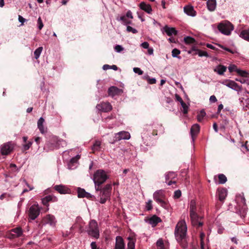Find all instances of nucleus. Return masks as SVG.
I'll return each instance as SVG.
<instances>
[{
  "instance_id": "nucleus-1",
  "label": "nucleus",
  "mask_w": 249,
  "mask_h": 249,
  "mask_svg": "<svg viewBox=\"0 0 249 249\" xmlns=\"http://www.w3.org/2000/svg\"><path fill=\"white\" fill-rule=\"evenodd\" d=\"M190 217L191 222L194 226L201 227L203 223L201 221L203 216L200 215L201 211L199 205H197L196 201L191 200L189 206Z\"/></svg>"
},
{
  "instance_id": "nucleus-2",
  "label": "nucleus",
  "mask_w": 249,
  "mask_h": 249,
  "mask_svg": "<svg viewBox=\"0 0 249 249\" xmlns=\"http://www.w3.org/2000/svg\"><path fill=\"white\" fill-rule=\"evenodd\" d=\"M187 232V226L184 220L179 221L177 224L175 235L177 240L178 242H181V245L184 249L187 247V243L186 240V235Z\"/></svg>"
},
{
  "instance_id": "nucleus-3",
  "label": "nucleus",
  "mask_w": 249,
  "mask_h": 249,
  "mask_svg": "<svg viewBox=\"0 0 249 249\" xmlns=\"http://www.w3.org/2000/svg\"><path fill=\"white\" fill-rule=\"evenodd\" d=\"M87 232L89 235L94 238L98 239L99 238V229L98 223L95 220H91L89 221Z\"/></svg>"
},
{
  "instance_id": "nucleus-4",
  "label": "nucleus",
  "mask_w": 249,
  "mask_h": 249,
  "mask_svg": "<svg viewBox=\"0 0 249 249\" xmlns=\"http://www.w3.org/2000/svg\"><path fill=\"white\" fill-rule=\"evenodd\" d=\"M108 178L105 171L102 169L97 170L93 175V181L95 186H100Z\"/></svg>"
},
{
  "instance_id": "nucleus-5",
  "label": "nucleus",
  "mask_w": 249,
  "mask_h": 249,
  "mask_svg": "<svg viewBox=\"0 0 249 249\" xmlns=\"http://www.w3.org/2000/svg\"><path fill=\"white\" fill-rule=\"evenodd\" d=\"M217 28L218 30L223 34L229 36L231 35V32L234 29L233 25L228 21H224L220 23Z\"/></svg>"
},
{
  "instance_id": "nucleus-6",
  "label": "nucleus",
  "mask_w": 249,
  "mask_h": 249,
  "mask_svg": "<svg viewBox=\"0 0 249 249\" xmlns=\"http://www.w3.org/2000/svg\"><path fill=\"white\" fill-rule=\"evenodd\" d=\"M67 145V142L65 141L60 139H58L57 138H54L53 140V142L46 143L45 146V149H47L48 150H53L54 148H59L61 147H64Z\"/></svg>"
},
{
  "instance_id": "nucleus-7",
  "label": "nucleus",
  "mask_w": 249,
  "mask_h": 249,
  "mask_svg": "<svg viewBox=\"0 0 249 249\" xmlns=\"http://www.w3.org/2000/svg\"><path fill=\"white\" fill-rule=\"evenodd\" d=\"M111 190V185L107 184L101 190L100 195V202L101 203H105L110 197Z\"/></svg>"
},
{
  "instance_id": "nucleus-8",
  "label": "nucleus",
  "mask_w": 249,
  "mask_h": 249,
  "mask_svg": "<svg viewBox=\"0 0 249 249\" xmlns=\"http://www.w3.org/2000/svg\"><path fill=\"white\" fill-rule=\"evenodd\" d=\"M57 220L55 216L53 215L48 214L44 216L42 220L43 225H48L52 228H54L56 226Z\"/></svg>"
},
{
  "instance_id": "nucleus-9",
  "label": "nucleus",
  "mask_w": 249,
  "mask_h": 249,
  "mask_svg": "<svg viewBox=\"0 0 249 249\" xmlns=\"http://www.w3.org/2000/svg\"><path fill=\"white\" fill-rule=\"evenodd\" d=\"M153 198L161 206L164 207L166 205L164 201V195L162 190H158L153 194Z\"/></svg>"
},
{
  "instance_id": "nucleus-10",
  "label": "nucleus",
  "mask_w": 249,
  "mask_h": 249,
  "mask_svg": "<svg viewBox=\"0 0 249 249\" xmlns=\"http://www.w3.org/2000/svg\"><path fill=\"white\" fill-rule=\"evenodd\" d=\"M40 213V208L38 205H33L29 209V217L34 220L39 215Z\"/></svg>"
},
{
  "instance_id": "nucleus-11",
  "label": "nucleus",
  "mask_w": 249,
  "mask_h": 249,
  "mask_svg": "<svg viewBox=\"0 0 249 249\" xmlns=\"http://www.w3.org/2000/svg\"><path fill=\"white\" fill-rule=\"evenodd\" d=\"M229 88L235 90L239 93L242 90V87L239 86L236 82L232 80H225L222 83Z\"/></svg>"
},
{
  "instance_id": "nucleus-12",
  "label": "nucleus",
  "mask_w": 249,
  "mask_h": 249,
  "mask_svg": "<svg viewBox=\"0 0 249 249\" xmlns=\"http://www.w3.org/2000/svg\"><path fill=\"white\" fill-rule=\"evenodd\" d=\"M96 108L102 112H108L112 110V107L111 104L108 102H102L97 105Z\"/></svg>"
},
{
  "instance_id": "nucleus-13",
  "label": "nucleus",
  "mask_w": 249,
  "mask_h": 249,
  "mask_svg": "<svg viewBox=\"0 0 249 249\" xmlns=\"http://www.w3.org/2000/svg\"><path fill=\"white\" fill-rule=\"evenodd\" d=\"M123 93V90L116 87L112 86L108 89V94L109 96L114 97L116 95H120Z\"/></svg>"
},
{
  "instance_id": "nucleus-14",
  "label": "nucleus",
  "mask_w": 249,
  "mask_h": 249,
  "mask_svg": "<svg viewBox=\"0 0 249 249\" xmlns=\"http://www.w3.org/2000/svg\"><path fill=\"white\" fill-rule=\"evenodd\" d=\"M116 141H120L121 140H128L130 138V134L126 131H121L115 134Z\"/></svg>"
},
{
  "instance_id": "nucleus-15",
  "label": "nucleus",
  "mask_w": 249,
  "mask_h": 249,
  "mask_svg": "<svg viewBox=\"0 0 249 249\" xmlns=\"http://www.w3.org/2000/svg\"><path fill=\"white\" fill-rule=\"evenodd\" d=\"M13 146L10 142H7L1 146V152L2 155H7L11 152Z\"/></svg>"
},
{
  "instance_id": "nucleus-16",
  "label": "nucleus",
  "mask_w": 249,
  "mask_h": 249,
  "mask_svg": "<svg viewBox=\"0 0 249 249\" xmlns=\"http://www.w3.org/2000/svg\"><path fill=\"white\" fill-rule=\"evenodd\" d=\"M80 158V156L79 155H77L75 157L72 158L68 164V168L71 170L75 169Z\"/></svg>"
},
{
  "instance_id": "nucleus-17",
  "label": "nucleus",
  "mask_w": 249,
  "mask_h": 249,
  "mask_svg": "<svg viewBox=\"0 0 249 249\" xmlns=\"http://www.w3.org/2000/svg\"><path fill=\"white\" fill-rule=\"evenodd\" d=\"M114 249H125L123 239L121 236H117Z\"/></svg>"
},
{
  "instance_id": "nucleus-18",
  "label": "nucleus",
  "mask_w": 249,
  "mask_h": 249,
  "mask_svg": "<svg viewBox=\"0 0 249 249\" xmlns=\"http://www.w3.org/2000/svg\"><path fill=\"white\" fill-rule=\"evenodd\" d=\"M54 188L56 191L61 194H69L70 192L68 188L62 185H55Z\"/></svg>"
},
{
  "instance_id": "nucleus-19",
  "label": "nucleus",
  "mask_w": 249,
  "mask_h": 249,
  "mask_svg": "<svg viewBox=\"0 0 249 249\" xmlns=\"http://www.w3.org/2000/svg\"><path fill=\"white\" fill-rule=\"evenodd\" d=\"M200 130V126L199 124H196L192 125L191 128V135L192 138V140L194 141V137L196 136Z\"/></svg>"
},
{
  "instance_id": "nucleus-20",
  "label": "nucleus",
  "mask_w": 249,
  "mask_h": 249,
  "mask_svg": "<svg viewBox=\"0 0 249 249\" xmlns=\"http://www.w3.org/2000/svg\"><path fill=\"white\" fill-rule=\"evenodd\" d=\"M57 200V198L53 196H48L42 199V202L44 205L48 206L49 202H56Z\"/></svg>"
},
{
  "instance_id": "nucleus-21",
  "label": "nucleus",
  "mask_w": 249,
  "mask_h": 249,
  "mask_svg": "<svg viewBox=\"0 0 249 249\" xmlns=\"http://www.w3.org/2000/svg\"><path fill=\"white\" fill-rule=\"evenodd\" d=\"M11 232L13 233H12L9 237V238H14L17 237H19L22 233V231L20 228L13 229L11 230Z\"/></svg>"
},
{
  "instance_id": "nucleus-22",
  "label": "nucleus",
  "mask_w": 249,
  "mask_h": 249,
  "mask_svg": "<svg viewBox=\"0 0 249 249\" xmlns=\"http://www.w3.org/2000/svg\"><path fill=\"white\" fill-rule=\"evenodd\" d=\"M184 12L188 16L195 17L196 15V12L192 6L188 5L184 7Z\"/></svg>"
},
{
  "instance_id": "nucleus-23",
  "label": "nucleus",
  "mask_w": 249,
  "mask_h": 249,
  "mask_svg": "<svg viewBox=\"0 0 249 249\" xmlns=\"http://www.w3.org/2000/svg\"><path fill=\"white\" fill-rule=\"evenodd\" d=\"M140 8L147 13L148 14H151L152 12V8L150 4H147L144 2H142L139 5Z\"/></svg>"
},
{
  "instance_id": "nucleus-24",
  "label": "nucleus",
  "mask_w": 249,
  "mask_h": 249,
  "mask_svg": "<svg viewBox=\"0 0 249 249\" xmlns=\"http://www.w3.org/2000/svg\"><path fill=\"white\" fill-rule=\"evenodd\" d=\"M44 121L45 120L42 117H40L37 121V127L42 134L46 132V128L43 125Z\"/></svg>"
},
{
  "instance_id": "nucleus-25",
  "label": "nucleus",
  "mask_w": 249,
  "mask_h": 249,
  "mask_svg": "<svg viewBox=\"0 0 249 249\" xmlns=\"http://www.w3.org/2000/svg\"><path fill=\"white\" fill-rule=\"evenodd\" d=\"M161 221L160 218L156 215H154L149 219V223L152 225L153 227H155L158 223Z\"/></svg>"
},
{
  "instance_id": "nucleus-26",
  "label": "nucleus",
  "mask_w": 249,
  "mask_h": 249,
  "mask_svg": "<svg viewBox=\"0 0 249 249\" xmlns=\"http://www.w3.org/2000/svg\"><path fill=\"white\" fill-rule=\"evenodd\" d=\"M214 71L219 75H223L224 72L227 70V67L223 65H219L217 66L214 69Z\"/></svg>"
},
{
  "instance_id": "nucleus-27",
  "label": "nucleus",
  "mask_w": 249,
  "mask_h": 249,
  "mask_svg": "<svg viewBox=\"0 0 249 249\" xmlns=\"http://www.w3.org/2000/svg\"><path fill=\"white\" fill-rule=\"evenodd\" d=\"M207 7L209 11H213L216 5V0H208L207 2Z\"/></svg>"
},
{
  "instance_id": "nucleus-28",
  "label": "nucleus",
  "mask_w": 249,
  "mask_h": 249,
  "mask_svg": "<svg viewBox=\"0 0 249 249\" xmlns=\"http://www.w3.org/2000/svg\"><path fill=\"white\" fill-rule=\"evenodd\" d=\"M164 31L168 36H170L172 35H176L177 34V31L174 28L167 26L164 27Z\"/></svg>"
},
{
  "instance_id": "nucleus-29",
  "label": "nucleus",
  "mask_w": 249,
  "mask_h": 249,
  "mask_svg": "<svg viewBox=\"0 0 249 249\" xmlns=\"http://www.w3.org/2000/svg\"><path fill=\"white\" fill-rule=\"evenodd\" d=\"M227 190L225 189H221L218 191L219 199L223 201L227 196Z\"/></svg>"
},
{
  "instance_id": "nucleus-30",
  "label": "nucleus",
  "mask_w": 249,
  "mask_h": 249,
  "mask_svg": "<svg viewBox=\"0 0 249 249\" xmlns=\"http://www.w3.org/2000/svg\"><path fill=\"white\" fill-rule=\"evenodd\" d=\"M177 176V174L174 172H169L165 175V178L166 181L169 179H173Z\"/></svg>"
},
{
  "instance_id": "nucleus-31",
  "label": "nucleus",
  "mask_w": 249,
  "mask_h": 249,
  "mask_svg": "<svg viewBox=\"0 0 249 249\" xmlns=\"http://www.w3.org/2000/svg\"><path fill=\"white\" fill-rule=\"evenodd\" d=\"M240 36L244 39L249 41V30L242 31Z\"/></svg>"
},
{
  "instance_id": "nucleus-32",
  "label": "nucleus",
  "mask_w": 249,
  "mask_h": 249,
  "mask_svg": "<svg viewBox=\"0 0 249 249\" xmlns=\"http://www.w3.org/2000/svg\"><path fill=\"white\" fill-rule=\"evenodd\" d=\"M127 239L129 240L127 249H135V240L131 237H128Z\"/></svg>"
},
{
  "instance_id": "nucleus-33",
  "label": "nucleus",
  "mask_w": 249,
  "mask_h": 249,
  "mask_svg": "<svg viewBox=\"0 0 249 249\" xmlns=\"http://www.w3.org/2000/svg\"><path fill=\"white\" fill-rule=\"evenodd\" d=\"M205 234L204 232H202L200 234V248L201 249H205V242L204 241V239L205 238Z\"/></svg>"
},
{
  "instance_id": "nucleus-34",
  "label": "nucleus",
  "mask_w": 249,
  "mask_h": 249,
  "mask_svg": "<svg viewBox=\"0 0 249 249\" xmlns=\"http://www.w3.org/2000/svg\"><path fill=\"white\" fill-rule=\"evenodd\" d=\"M42 50V47H39L35 50V51L34 52V55L36 59H38L39 57Z\"/></svg>"
},
{
  "instance_id": "nucleus-35",
  "label": "nucleus",
  "mask_w": 249,
  "mask_h": 249,
  "mask_svg": "<svg viewBox=\"0 0 249 249\" xmlns=\"http://www.w3.org/2000/svg\"><path fill=\"white\" fill-rule=\"evenodd\" d=\"M205 115H206L205 112L203 110H201L197 115V119L198 121L199 122H201L203 120V119L204 117L205 116Z\"/></svg>"
},
{
  "instance_id": "nucleus-36",
  "label": "nucleus",
  "mask_w": 249,
  "mask_h": 249,
  "mask_svg": "<svg viewBox=\"0 0 249 249\" xmlns=\"http://www.w3.org/2000/svg\"><path fill=\"white\" fill-rule=\"evenodd\" d=\"M184 41L185 43L188 44H193L195 42V39L190 36H186L184 37Z\"/></svg>"
},
{
  "instance_id": "nucleus-37",
  "label": "nucleus",
  "mask_w": 249,
  "mask_h": 249,
  "mask_svg": "<svg viewBox=\"0 0 249 249\" xmlns=\"http://www.w3.org/2000/svg\"><path fill=\"white\" fill-rule=\"evenodd\" d=\"M219 182L220 184H224L227 181V178L223 174H220L218 176Z\"/></svg>"
},
{
  "instance_id": "nucleus-38",
  "label": "nucleus",
  "mask_w": 249,
  "mask_h": 249,
  "mask_svg": "<svg viewBox=\"0 0 249 249\" xmlns=\"http://www.w3.org/2000/svg\"><path fill=\"white\" fill-rule=\"evenodd\" d=\"M158 249H164V243L161 239H159L156 243Z\"/></svg>"
},
{
  "instance_id": "nucleus-39",
  "label": "nucleus",
  "mask_w": 249,
  "mask_h": 249,
  "mask_svg": "<svg viewBox=\"0 0 249 249\" xmlns=\"http://www.w3.org/2000/svg\"><path fill=\"white\" fill-rule=\"evenodd\" d=\"M180 53V51L177 49H174L172 51V55L173 57H177L180 59V57L178 56V55Z\"/></svg>"
},
{
  "instance_id": "nucleus-40",
  "label": "nucleus",
  "mask_w": 249,
  "mask_h": 249,
  "mask_svg": "<svg viewBox=\"0 0 249 249\" xmlns=\"http://www.w3.org/2000/svg\"><path fill=\"white\" fill-rule=\"evenodd\" d=\"M118 20L122 21L124 25L129 24L131 23L130 20L126 19V17L124 16L120 17V19H118Z\"/></svg>"
},
{
  "instance_id": "nucleus-41",
  "label": "nucleus",
  "mask_w": 249,
  "mask_h": 249,
  "mask_svg": "<svg viewBox=\"0 0 249 249\" xmlns=\"http://www.w3.org/2000/svg\"><path fill=\"white\" fill-rule=\"evenodd\" d=\"M86 192L84 189L78 188L77 193L78 197H84Z\"/></svg>"
},
{
  "instance_id": "nucleus-42",
  "label": "nucleus",
  "mask_w": 249,
  "mask_h": 249,
  "mask_svg": "<svg viewBox=\"0 0 249 249\" xmlns=\"http://www.w3.org/2000/svg\"><path fill=\"white\" fill-rule=\"evenodd\" d=\"M101 142L99 141H96L92 146V149L94 151L98 150L100 148Z\"/></svg>"
},
{
  "instance_id": "nucleus-43",
  "label": "nucleus",
  "mask_w": 249,
  "mask_h": 249,
  "mask_svg": "<svg viewBox=\"0 0 249 249\" xmlns=\"http://www.w3.org/2000/svg\"><path fill=\"white\" fill-rule=\"evenodd\" d=\"M237 73L239 75H240L242 77H248V75H249V73L247 71H245L241 70L240 69H238Z\"/></svg>"
},
{
  "instance_id": "nucleus-44",
  "label": "nucleus",
  "mask_w": 249,
  "mask_h": 249,
  "mask_svg": "<svg viewBox=\"0 0 249 249\" xmlns=\"http://www.w3.org/2000/svg\"><path fill=\"white\" fill-rule=\"evenodd\" d=\"M229 71L230 72H232L233 71H236L237 72V69L236 66L235 65H230L228 67Z\"/></svg>"
},
{
  "instance_id": "nucleus-45",
  "label": "nucleus",
  "mask_w": 249,
  "mask_h": 249,
  "mask_svg": "<svg viewBox=\"0 0 249 249\" xmlns=\"http://www.w3.org/2000/svg\"><path fill=\"white\" fill-rule=\"evenodd\" d=\"M237 201H241V203L244 205H245L246 204V200H245V197L240 195L239 196H237Z\"/></svg>"
},
{
  "instance_id": "nucleus-46",
  "label": "nucleus",
  "mask_w": 249,
  "mask_h": 249,
  "mask_svg": "<svg viewBox=\"0 0 249 249\" xmlns=\"http://www.w3.org/2000/svg\"><path fill=\"white\" fill-rule=\"evenodd\" d=\"M181 106L183 108V112L184 114H186L188 112V107L187 105L183 102L181 104Z\"/></svg>"
},
{
  "instance_id": "nucleus-47",
  "label": "nucleus",
  "mask_w": 249,
  "mask_h": 249,
  "mask_svg": "<svg viewBox=\"0 0 249 249\" xmlns=\"http://www.w3.org/2000/svg\"><path fill=\"white\" fill-rule=\"evenodd\" d=\"M33 144L31 141L28 142L26 144L23 145V148L24 150H28Z\"/></svg>"
},
{
  "instance_id": "nucleus-48",
  "label": "nucleus",
  "mask_w": 249,
  "mask_h": 249,
  "mask_svg": "<svg viewBox=\"0 0 249 249\" xmlns=\"http://www.w3.org/2000/svg\"><path fill=\"white\" fill-rule=\"evenodd\" d=\"M124 48L120 45H117L114 47L115 51L117 53H120L124 50Z\"/></svg>"
},
{
  "instance_id": "nucleus-49",
  "label": "nucleus",
  "mask_w": 249,
  "mask_h": 249,
  "mask_svg": "<svg viewBox=\"0 0 249 249\" xmlns=\"http://www.w3.org/2000/svg\"><path fill=\"white\" fill-rule=\"evenodd\" d=\"M126 30L128 32H132L133 34H136L138 32L137 30L136 29H134L130 26H127Z\"/></svg>"
},
{
  "instance_id": "nucleus-50",
  "label": "nucleus",
  "mask_w": 249,
  "mask_h": 249,
  "mask_svg": "<svg viewBox=\"0 0 249 249\" xmlns=\"http://www.w3.org/2000/svg\"><path fill=\"white\" fill-rule=\"evenodd\" d=\"M133 71L136 73H138L139 75H142L143 74V71L139 68H134Z\"/></svg>"
},
{
  "instance_id": "nucleus-51",
  "label": "nucleus",
  "mask_w": 249,
  "mask_h": 249,
  "mask_svg": "<svg viewBox=\"0 0 249 249\" xmlns=\"http://www.w3.org/2000/svg\"><path fill=\"white\" fill-rule=\"evenodd\" d=\"M146 207L147 210L149 211L152 209V200H149L146 202Z\"/></svg>"
},
{
  "instance_id": "nucleus-52",
  "label": "nucleus",
  "mask_w": 249,
  "mask_h": 249,
  "mask_svg": "<svg viewBox=\"0 0 249 249\" xmlns=\"http://www.w3.org/2000/svg\"><path fill=\"white\" fill-rule=\"evenodd\" d=\"M38 27L39 30H41L43 27V23L41 18L39 17L37 19Z\"/></svg>"
},
{
  "instance_id": "nucleus-53",
  "label": "nucleus",
  "mask_w": 249,
  "mask_h": 249,
  "mask_svg": "<svg viewBox=\"0 0 249 249\" xmlns=\"http://www.w3.org/2000/svg\"><path fill=\"white\" fill-rule=\"evenodd\" d=\"M181 195V191L179 190L176 191L174 192V197L175 198H178Z\"/></svg>"
},
{
  "instance_id": "nucleus-54",
  "label": "nucleus",
  "mask_w": 249,
  "mask_h": 249,
  "mask_svg": "<svg viewBox=\"0 0 249 249\" xmlns=\"http://www.w3.org/2000/svg\"><path fill=\"white\" fill-rule=\"evenodd\" d=\"M198 55L201 57H202V56L208 57V53L205 51H199L198 52Z\"/></svg>"
},
{
  "instance_id": "nucleus-55",
  "label": "nucleus",
  "mask_w": 249,
  "mask_h": 249,
  "mask_svg": "<svg viewBox=\"0 0 249 249\" xmlns=\"http://www.w3.org/2000/svg\"><path fill=\"white\" fill-rule=\"evenodd\" d=\"M149 46V43L147 42H144L141 44V46L144 49H148Z\"/></svg>"
},
{
  "instance_id": "nucleus-56",
  "label": "nucleus",
  "mask_w": 249,
  "mask_h": 249,
  "mask_svg": "<svg viewBox=\"0 0 249 249\" xmlns=\"http://www.w3.org/2000/svg\"><path fill=\"white\" fill-rule=\"evenodd\" d=\"M147 80H148V83L150 84H153L156 83V80L154 78H150L148 77Z\"/></svg>"
},
{
  "instance_id": "nucleus-57",
  "label": "nucleus",
  "mask_w": 249,
  "mask_h": 249,
  "mask_svg": "<svg viewBox=\"0 0 249 249\" xmlns=\"http://www.w3.org/2000/svg\"><path fill=\"white\" fill-rule=\"evenodd\" d=\"M210 101L211 103H215L217 101V99L214 95H212L210 97Z\"/></svg>"
},
{
  "instance_id": "nucleus-58",
  "label": "nucleus",
  "mask_w": 249,
  "mask_h": 249,
  "mask_svg": "<svg viewBox=\"0 0 249 249\" xmlns=\"http://www.w3.org/2000/svg\"><path fill=\"white\" fill-rule=\"evenodd\" d=\"M175 97L177 101H178L180 103V104L183 102V101L182 99V98L178 94H176Z\"/></svg>"
},
{
  "instance_id": "nucleus-59",
  "label": "nucleus",
  "mask_w": 249,
  "mask_h": 249,
  "mask_svg": "<svg viewBox=\"0 0 249 249\" xmlns=\"http://www.w3.org/2000/svg\"><path fill=\"white\" fill-rule=\"evenodd\" d=\"M91 249H99L96 245V243L95 242H91L90 244Z\"/></svg>"
},
{
  "instance_id": "nucleus-60",
  "label": "nucleus",
  "mask_w": 249,
  "mask_h": 249,
  "mask_svg": "<svg viewBox=\"0 0 249 249\" xmlns=\"http://www.w3.org/2000/svg\"><path fill=\"white\" fill-rule=\"evenodd\" d=\"M125 17H127V18H130L131 19H132L133 18V16H132V12L130 11H128L127 12Z\"/></svg>"
},
{
  "instance_id": "nucleus-61",
  "label": "nucleus",
  "mask_w": 249,
  "mask_h": 249,
  "mask_svg": "<svg viewBox=\"0 0 249 249\" xmlns=\"http://www.w3.org/2000/svg\"><path fill=\"white\" fill-rule=\"evenodd\" d=\"M18 21L21 23H23L25 21V19L23 18L21 16H18Z\"/></svg>"
},
{
  "instance_id": "nucleus-62",
  "label": "nucleus",
  "mask_w": 249,
  "mask_h": 249,
  "mask_svg": "<svg viewBox=\"0 0 249 249\" xmlns=\"http://www.w3.org/2000/svg\"><path fill=\"white\" fill-rule=\"evenodd\" d=\"M103 69L104 70H108V69H111V66L110 65H109L106 64V65H104L103 66Z\"/></svg>"
},
{
  "instance_id": "nucleus-63",
  "label": "nucleus",
  "mask_w": 249,
  "mask_h": 249,
  "mask_svg": "<svg viewBox=\"0 0 249 249\" xmlns=\"http://www.w3.org/2000/svg\"><path fill=\"white\" fill-rule=\"evenodd\" d=\"M231 241L232 242L236 244H237V243H238V242H237L238 240H237V239L236 237H232L231 238Z\"/></svg>"
},
{
  "instance_id": "nucleus-64",
  "label": "nucleus",
  "mask_w": 249,
  "mask_h": 249,
  "mask_svg": "<svg viewBox=\"0 0 249 249\" xmlns=\"http://www.w3.org/2000/svg\"><path fill=\"white\" fill-rule=\"evenodd\" d=\"M148 53L149 54L151 55L153 53V49L151 48H148Z\"/></svg>"
}]
</instances>
